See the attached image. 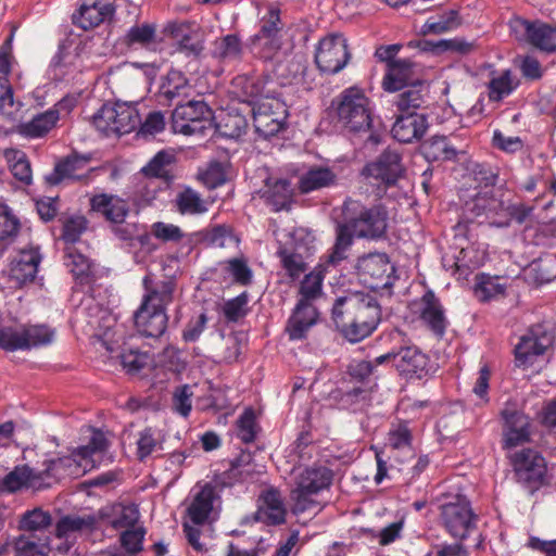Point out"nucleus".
Segmentation results:
<instances>
[{"mask_svg": "<svg viewBox=\"0 0 556 556\" xmlns=\"http://www.w3.org/2000/svg\"><path fill=\"white\" fill-rule=\"evenodd\" d=\"M277 254L280 257L282 267L292 279L299 278L306 270V264L302 255L288 249H280Z\"/></svg>", "mask_w": 556, "mask_h": 556, "instance_id": "60", "label": "nucleus"}, {"mask_svg": "<svg viewBox=\"0 0 556 556\" xmlns=\"http://www.w3.org/2000/svg\"><path fill=\"white\" fill-rule=\"evenodd\" d=\"M52 516L41 507L26 510L20 518L18 528L24 532H41L52 526Z\"/></svg>", "mask_w": 556, "mask_h": 556, "instance_id": "47", "label": "nucleus"}, {"mask_svg": "<svg viewBox=\"0 0 556 556\" xmlns=\"http://www.w3.org/2000/svg\"><path fill=\"white\" fill-rule=\"evenodd\" d=\"M214 498L215 490L210 484H205L194 496L192 503L188 507V516L194 525H203L208 519V516L213 510Z\"/></svg>", "mask_w": 556, "mask_h": 556, "instance_id": "41", "label": "nucleus"}, {"mask_svg": "<svg viewBox=\"0 0 556 556\" xmlns=\"http://www.w3.org/2000/svg\"><path fill=\"white\" fill-rule=\"evenodd\" d=\"M393 366L407 379H421L429 371V357L416 345H401L395 350Z\"/></svg>", "mask_w": 556, "mask_h": 556, "instance_id": "25", "label": "nucleus"}, {"mask_svg": "<svg viewBox=\"0 0 556 556\" xmlns=\"http://www.w3.org/2000/svg\"><path fill=\"white\" fill-rule=\"evenodd\" d=\"M510 27L517 36L523 37L531 46L546 52L556 51V24L516 17L510 22Z\"/></svg>", "mask_w": 556, "mask_h": 556, "instance_id": "19", "label": "nucleus"}, {"mask_svg": "<svg viewBox=\"0 0 556 556\" xmlns=\"http://www.w3.org/2000/svg\"><path fill=\"white\" fill-rule=\"evenodd\" d=\"M507 457L517 480L532 492L547 482V464L539 451L522 447Z\"/></svg>", "mask_w": 556, "mask_h": 556, "instance_id": "9", "label": "nucleus"}, {"mask_svg": "<svg viewBox=\"0 0 556 556\" xmlns=\"http://www.w3.org/2000/svg\"><path fill=\"white\" fill-rule=\"evenodd\" d=\"M121 364L128 374H136L142 369L148 362V355L138 350L123 351L119 355Z\"/></svg>", "mask_w": 556, "mask_h": 556, "instance_id": "63", "label": "nucleus"}, {"mask_svg": "<svg viewBox=\"0 0 556 556\" xmlns=\"http://www.w3.org/2000/svg\"><path fill=\"white\" fill-rule=\"evenodd\" d=\"M90 161L91 154L73 152L55 163L53 170L45 176V181L49 186H58L64 180H85L88 175L83 172H89Z\"/></svg>", "mask_w": 556, "mask_h": 556, "instance_id": "24", "label": "nucleus"}, {"mask_svg": "<svg viewBox=\"0 0 556 556\" xmlns=\"http://www.w3.org/2000/svg\"><path fill=\"white\" fill-rule=\"evenodd\" d=\"M337 114L350 131L367 130L371 125L370 100L363 89L349 87L338 97Z\"/></svg>", "mask_w": 556, "mask_h": 556, "instance_id": "7", "label": "nucleus"}, {"mask_svg": "<svg viewBox=\"0 0 556 556\" xmlns=\"http://www.w3.org/2000/svg\"><path fill=\"white\" fill-rule=\"evenodd\" d=\"M242 54V43L237 35L229 34L215 40L213 55L222 61L239 60Z\"/></svg>", "mask_w": 556, "mask_h": 556, "instance_id": "51", "label": "nucleus"}, {"mask_svg": "<svg viewBox=\"0 0 556 556\" xmlns=\"http://www.w3.org/2000/svg\"><path fill=\"white\" fill-rule=\"evenodd\" d=\"M460 24L457 11L451 10L439 17L428 20L422 26L424 34H442L456 28Z\"/></svg>", "mask_w": 556, "mask_h": 556, "instance_id": "59", "label": "nucleus"}, {"mask_svg": "<svg viewBox=\"0 0 556 556\" xmlns=\"http://www.w3.org/2000/svg\"><path fill=\"white\" fill-rule=\"evenodd\" d=\"M155 41V26L142 24L132 26L125 36V43L129 47H149Z\"/></svg>", "mask_w": 556, "mask_h": 556, "instance_id": "57", "label": "nucleus"}, {"mask_svg": "<svg viewBox=\"0 0 556 556\" xmlns=\"http://www.w3.org/2000/svg\"><path fill=\"white\" fill-rule=\"evenodd\" d=\"M332 477V471L325 466L307 467L300 472L290 493L292 513L299 515L315 507L314 496L331 484Z\"/></svg>", "mask_w": 556, "mask_h": 556, "instance_id": "5", "label": "nucleus"}, {"mask_svg": "<svg viewBox=\"0 0 556 556\" xmlns=\"http://www.w3.org/2000/svg\"><path fill=\"white\" fill-rule=\"evenodd\" d=\"M42 260L39 247L29 245L22 249L13 257L10 266V276L18 286L33 282Z\"/></svg>", "mask_w": 556, "mask_h": 556, "instance_id": "27", "label": "nucleus"}, {"mask_svg": "<svg viewBox=\"0 0 556 556\" xmlns=\"http://www.w3.org/2000/svg\"><path fill=\"white\" fill-rule=\"evenodd\" d=\"M175 161V155L168 151L157 152L152 160L142 168L144 176L150 179L149 184H153L155 178L167 179L169 177L166 166Z\"/></svg>", "mask_w": 556, "mask_h": 556, "instance_id": "52", "label": "nucleus"}, {"mask_svg": "<svg viewBox=\"0 0 556 556\" xmlns=\"http://www.w3.org/2000/svg\"><path fill=\"white\" fill-rule=\"evenodd\" d=\"M517 87V83L514 81L511 72L509 70L504 71L500 76L493 77L489 85V99L491 101H501Z\"/></svg>", "mask_w": 556, "mask_h": 556, "instance_id": "53", "label": "nucleus"}, {"mask_svg": "<svg viewBox=\"0 0 556 556\" xmlns=\"http://www.w3.org/2000/svg\"><path fill=\"white\" fill-rule=\"evenodd\" d=\"M503 425V448L511 450L531 441V422L515 403L507 402L501 410Z\"/></svg>", "mask_w": 556, "mask_h": 556, "instance_id": "18", "label": "nucleus"}, {"mask_svg": "<svg viewBox=\"0 0 556 556\" xmlns=\"http://www.w3.org/2000/svg\"><path fill=\"white\" fill-rule=\"evenodd\" d=\"M426 151L427 155L434 160H452L457 154L456 150L448 146L444 136H434L426 146Z\"/></svg>", "mask_w": 556, "mask_h": 556, "instance_id": "62", "label": "nucleus"}, {"mask_svg": "<svg viewBox=\"0 0 556 556\" xmlns=\"http://www.w3.org/2000/svg\"><path fill=\"white\" fill-rule=\"evenodd\" d=\"M332 320L346 340L359 342L376 330L381 320V307L370 294L349 293L334 301Z\"/></svg>", "mask_w": 556, "mask_h": 556, "instance_id": "2", "label": "nucleus"}, {"mask_svg": "<svg viewBox=\"0 0 556 556\" xmlns=\"http://www.w3.org/2000/svg\"><path fill=\"white\" fill-rule=\"evenodd\" d=\"M417 65L408 59L389 63L382 79V88L388 92L400 91L415 81H422L416 72Z\"/></svg>", "mask_w": 556, "mask_h": 556, "instance_id": "29", "label": "nucleus"}, {"mask_svg": "<svg viewBox=\"0 0 556 556\" xmlns=\"http://www.w3.org/2000/svg\"><path fill=\"white\" fill-rule=\"evenodd\" d=\"M98 525L97 514H68L56 521L54 535L58 539H68L76 533H91L98 528Z\"/></svg>", "mask_w": 556, "mask_h": 556, "instance_id": "33", "label": "nucleus"}, {"mask_svg": "<svg viewBox=\"0 0 556 556\" xmlns=\"http://www.w3.org/2000/svg\"><path fill=\"white\" fill-rule=\"evenodd\" d=\"M553 342L554 333L545 325L532 326L514 348L515 365L522 369L533 367Z\"/></svg>", "mask_w": 556, "mask_h": 556, "instance_id": "11", "label": "nucleus"}, {"mask_svg": "<svg viewBox=\"0 0 556 556\" xmlns=\"http://www.w3.org/2000/svg\"><path fill=\"white\" fill-rule=\"evenodd\" d=\"M412 431L407 422H399L392 426L388 433V445L393 450H403L412 445Z\"/></svg>", "mask_w": 556, "mask_h": 556, "instance_id": "61", "label": "nucleus"}, {"mask_svg": "<svg viewBox=\"0 0 556 556\" xmlns=\"http://www.w3.org/2000/svg\"><path fill=\"white\" fill-rule=\"evenodd\" d=\"M336 184L337 175L331 168L315 165L301 175L298 188L301 193L307 194L316 190L329 188Z\"/></svg>", "mask_w": 556, "mask_h": 556, "instance_id": "38", "label": "nucleus"}, {"mask_svg": "<svg viewBox=\"0 0 556 556\" xmlns=\"http://www.w3.org/2000/svg\"><path fill=\"white\" fill-rule=\"evenodd\" d=\"M50 536L34 540L31 535H20L14 541L15 556H48L50 552Z\"/></svg>", "mask_w": 556, "mask_h": 556, "instance_id": "46", "label": "nucleus"}, {"mask_svg": "<svg viewBox=\"0 0 556 556\" xmlns=\"http://www.w3.org/2000/svg\"><path fill=\"white\" fill-rule=\"evenodd\" d=\"M343 222L358 239L378 241L387 236L389 213L382 203L366 205L348 198L341 207Z\"/></svg>", "mask_w": 556, "mask_h": 556, "instance_id": "4", "label": "nucleus"}, {"mask_svg": "<svg viewBox=\"0 0 556 556\" xmlns=\"http://www.w3.org/2000/svg\"><path fill=\"white\" fill-rule=\"evenodd\" d=\"M351 56L348 40L339 33H332L321 38L315 50L316 66L327 75L340 73L348 65Z\"/></svg>", "mask_w": 556, "mask_h": 556, "instance_id": "12", "label": "nucleus"}, {"mask_svg": "<svg viewBox=\"0 0 556 556\" xmlns=\"http://www.w3.org/2000/svg\"><path fill=\"white\" fill-rule=\"evenodd\" d=\"M54 331L46 325L12 323L0 326V349L5 352L26 351L50 344Z\"/></svg>", "mask_w": 556, "mask_h": 556, "instance_id": "8", "label": "nucleus"}, {"mask_svg": "<svg viewBox=\"0 0 556 556\" xmlns=\"http://www.w3.org/2000/svg\"><path fill=\"white\" fill-rule=\"evenodd\" d=\"M506 285L500 282V277L479 274L476 277L475 295L480 302H490L504 296Z\"/></svg>", "mask_w": 556, "mask_h": 556, "instance_id": "45", "label": "nucleus"}, {"mask_svg": "<svg viewBox=\"0 0 556 556\" xmlns=\"http://www.w3.org/2000/svg\"><path fill=\"white\" fill-rule=\"evenodd\" d=\"M354 232L342 222L336 227V241L328 255L327 263L338 265L348 257V252L354 242Z\"/></svg>", "mask_w": 556, "mask_h": 556, "instance_id": "44", "label": "nucleus"}, {"mask_svg": "<svg viewBox=\"0 0 556 556\" xmlns=\"http://www.w3.org/2000/svg\"><path fill=\"white\" fill-rule=\"evenodd\" d=\"M175 207L182 215H199L207 211L201 195L191 188H185L175 198Z\"/></svg>", "mask_w": 556, "mask_h": 556, "instance_id": "49", "label": "nucleus"}, {"mask_svg": "<svg viewBox=\"0 0 556 556\" xmlns=\"http://www.w3.org/2000/svg\"><path fill=\"white\" fill-rule=\"evenodd\" d=\"M97 517L114 530L124 531L138 527L140 511L136 504L114 503L99 509Z\"/></svg>", "mask_w": 556, "mask_h": 556, "instance_id": "28", "label": "nucleus"}, {"mask_svg": "<svg viewBox=\"0 0 556 556\" xmlns=\"http://www.w3.org/2000/svg\"><path fill=\"white\" fill-rule=\"evenodd\" d=\"M162 34L165 38L172 39L178 51L188 56H199L204 49L203 35L195 22L169 21L164 25Z\"/></svg>", "mask_w": 556, "mask_h": 556, "instance_id": "17", "label": "nucleus"}, {"mask_svg": "<svg viewBox=\"0 0 556 556\" xmlns=\"http://www.w3.org/2000/svg\"><path fill=\"white\" fill-rule=\"evenodd\" d=\"M37 469L29 467L28 465L15 466L12 471L3 477L0 482V488L3 491L14 493L23 488L40 489L39 481L37 479Z\"/></svg>", "mask_w": 556, "mask_h": 556, "instance_id": "39", "label": "nucleus"}, {"mask_svg": "<svg viewBox=\"0 0 556 556\" xmlns=\"http://www.w3.org/2000/svg\"><path fill=\"white\" fill-rule=\"evenodd\" d=\"M166 125L165 116L160 111L150 112L146 119H141V124L138 126L139 132L143 136H153L164 130Z\"/></svg>", "mask_w": 556, "mask_h": 556, "instance_id": "64", "label": "nucleus"}, {"mask_svg": "<svg viewBox=\"0 0 556 556\" xmlns=\"http://www.w3.org/2000/svg\"><path fill=\"white\" fill-rule=\"evenodd\" d=\"M92 123L105 136L129 134L141 124L138 103L103 104L94 114Z\"/></svg>", "mask_w": 556, "mask_h": 556, "instance_id": "6", "label": "nucleus"}, {"mask_svg": "<svg viewBox=\"0 0 556 556\" xmlns=\"http://www.w3.org/2000/svg\"><path fill=\"white\" fill-rule=\"evenodd\" d=\"M115 10V0H80L72 21L79 28L89 30L111 20Z\"/></svg>", "mask_w": 556, "mask_h": 556, "instance_id": "22", "label": "nucleus"}, {"mask_svg": "<svg viewBox=\"0 0 556 556\" xmlns=\"http://www.w3.org/2000/svg\"><path fill=\"white\" fill-rule=\"evenodd\" d=\"M147 530L143 526L124 530L118 535L119 547H110L106 556H139L143 552Z\"/></svg>", "mask_w": 556, "mask_h": 556, "instance_id": "36", "label": "nucleus"}, {"mask_svg": "<svg viewBox=\"0 0 556 556\" xmlns=\"http://www.w3.org/2000/svg\"><path fill=\"white\" fill-rule=\"evenodd\" d=\"M64 264L72 273L76 285L81 289L91 287L96 279L93 265L84 254L73 248H67Z\"/></svg>", "mask_w": 556, "mask_h": 556, "instance_id": "34", "label": "nucleus"}, {"mask_svg": "<svg viewBox=\"0 0 556 556\" xmlns=\"http://www.w3.org/2000/svg\"><path fill=\"white\" fill-rule=\"evenodd\" d=\"M106 448L108 440L104 433L100 430H93L88 444L77 447L74 452L78 459L81 460L85 470L88 471L94 466L92 455L104 452Z\"/></svg>", "mask_w": 556, "mask_h": 556, "instance_id": "48", "label": "nucleus"}, {"mask_svg": "<svg viewBox=\"0 0 556 556\" xmlns=\"http://www.w3.org/2000/svg\"><path fill=\"white\" fill-rule=\"evenodd\" d=\"M357 275L372 290L387 289L393 285L394 266L386 253H369L358 258Z\"/></svg>", "mask_w": 556, "mask_h": 556, "instance_id": "15", "label": "nucleus"}, {"mask_svg": "<svg viewBox=\"0 0 556 556\" xmlns=\"http://www.w3.org/2000/svg\"><path fill=\"white\" fill-rule=\"evenodd\" d=\"M237 437L245 444L254 442L257 434L256 416L252 408H245L236 421Z\"/></svg>", "mask_w": 556, "mask_h": 556, "instance_id": "54", "label": "nucleus"}, {"mask_svg": "<svg viewBox=\"0 0 556 556\" xmlns=\"http://www.w3.org/2000/svg\"><path fill=\"white\" fill-rule=\"evenodd\" d=\"M300 298L293 308L285 332L291 341L303 340L319 319L316 302L323 295V276L320 273L307 274L301 282Z\"/></svg>", "mask_w": 556, "mask_h": 556, "instance_id": "3", "label": "nucleus"}, {"mask_svg": "<svg viewBox=\"0 0 556 556\" xmlns=\"http://www.w3.org/2000/svg\"><path fill=\"white\" fill-rule=\"evenodd\" d=\"M255 131L263 138L276 136L286 127L288 111L277 99L266 98L252 109Z\"/></svg>", "mask_w": 556, "mask_h": 556, "instance_id": "16", "label": "nucleus"}, {"mask_svg": "<svg viewBox=\"0 0 556 556\" xmlns=\"http://www.w3.org/2000/svg\"><path fill=\"white\" fill-rule=\"evenodd\" d=\"M91 211L112 224H123L129 214L127 200L109 193L94 194L90 199Z\"/></svg>", "mask_w": 556, "mask_h": 556, "instance_id": "32", "label": "nucleus"}, {"mask_svg": "<svg viewBox=\"0 0 556 556\" xmlns=\"http://www.w3.org/2000/svg\"><path fill=\"white\" fill-rule=\"evenodd\" d=\"M60 118L56 109H49L43 113L37 114L29 122L17 126V132L26 138H40L46 136L58 123Z\"/></svg>", "mask_w": 556, "mask_h": 556, "instance_id": "40", "label": "nucleus"}, {"mask_svg": "<svg viewBox=\"0 0 556 556\" xmlns=\"http://www.w3.org/2000/svg\"><path fill=\"white\" fill-rule=\"evenodd\" d=\"M248 303L249 294L245 291L233 299L225 301L222 307L225 319L228 323H238L244 318L249 312Z\"/></svg>", "mask_w": 556, "mask_h": 556, "instance_id": "55", "label": "nucleus"}, {"mask_svg": "<svg viewBox=\"0 0 556 556\" xmlns=\"http://www.w3.org/2000/svg\"><path fill=\"white\" fill-rule=\"evenodd\" d=\"M224 270L232 277L233 282L240 286H249L253 274L244 258H230L223 263Z\"/></svg>", "mask_w": 556, "mask_h": 556, "instance_id": "56", "label": "nucleus"}, {"mask_svg": "<svg viewBox=\"0 0 556 556\" xmlns=\"http://www.w3.org/2000/svg\"><path fill=\"white\" fill-rule=\"evenodd\" d=\"M21 230V222L13 210L0 202V255L14 242Z\"/></svg>", "mask_w": 556, "mask_h": 556, "instance_id": "42", "label": "nucleus"}, {"mask_svg": "<svg viewBox=\"0 0 556 556\" xmlns=\"http://www.w3.org/2000/svg\"><path fill=\"white\" fill-rule=\"evenodd\" d=\"M400 91L394 102L397 112L414 113L426 106L429 90L425 81H415Z\"/></svg>", "mask_w": 556, "mask_h": 556, "instance_id": "35", "label": "nucleus"}, {"mask_svg": "<svg viewBox=\"0 0 556 556\" xmlns=\"http://www.w3.org/2000/svg\"><path fill=\"white\" fill-rule=\"evenodd\" d=\"M286 515L280 491L273 486L263 490L258 496L257 519L269 526H278L286 522Z\"/></svg>", "mask_w": 556, "mask_h": 556, "instance_id": "31", "label": "nucleus"}, {"mask_svg": "<svg viewBox=\"0 0 556 556\" xmlns=\"http://www.w3.org/2000/svg\"><path fill=\"white\" fill-rule=\"evenodd\" d=\"M504 201L494 195L493 190H484L465 202L464 213L471 218H484L490 225L507 227L503 216Z\"/></svg>", "mask_w": 556, "mask_h": 556, "instance_id": "20", "label": "nucleus"}, {"mask_svg": "<svg viewBox=\"0 0 556 556\" xmlns=\"http://www.w3.org/2000/svg\"><path fill=\"white\" fill-rule=\"evenodd\" d=\"M428 127L429 123L425 113L399 112L391 132L393 138L399 142L410 143L414 140H420L425 136Z\"/></svg>", "mask_w": 556, "mask_h": 556, "instance_id": "26", "label": "nucleus"}, {"mask_svg": "<svg viewBox=\"0 0 556 556\" xmlns=\"http://www.w3.org/2000/svg\"><path fill=\"white\" fill-rule=\"evenodd\" d=\"M213 111L203 100H190L176 104L172 113V128L182 135H203L212 127Z\"/></svg>", "mask_w": 556, "mask_h": 556, "instance_id": "10", "label": "nucleus"}, {"mask_svg": "<svg viewBox=\"0 0 556 556\" xmlns=\"http://www.w3.org/2000/svg\"><path fill=\"white\" fill-rule=\"evenodd\" d=\"M258 194L267 205L273 207V211L279 212L290 208L293 190L290 180L269 176L265 179L264 186L258 190Z\"/></svg>", "mask_w": 556, "mask_h": 556, "instance_id": "30", "label": "nucleus"}, {"mask_svg": "<svg viewBox=\"0 0 556 556\" xmlns=\"http://www.w3.org/2000/svg\"><path fill=\"white\" fill-rule=\"evenodd\" d=\"M441 519L447 532L460 540L468 536L477 522L470 502L459 494L441 505Z\"/></svg>", "mask_w": 556, "mask_h": 556, "instance_id": "13", "label": "nucleus"}, {"mask_svg": "<svg viewBox=\"0 0 556 556\" xmlns=\"http://www.w3.org/2000/svg\"><path fill=\"white\" fill-rule=\"evenodd\" d=\"M414 312L432 333L438 337L445 333L448 321L439 298L432 290H428L419 300L414 302Z\"/></svg>", "mask_w": 556, "mask_h": 556, "instance_id": "23", "label": "nucleus"}, {"mask_svg": "<svg viewBox=\"0 0 556 556\" xmlns=\"http://www.w3.org/2000/svg\"><path fill=\"white\" fill-rule=\"evenodd\" d=\"M85 472H87V470H85L81 460L78 459L73 451L71 455L45 459L43 469H37L36 477L39 481L40 489H46L62 479L79 477Z\"/></svg>", "mask_w": 556, "mask_h": 556, "instance_id": "21", "label": "nucleus"}, {"mask_svg": "<svg viewBox=\"0 0 556 556\" xmlns=\"http://www.w3.org/2000/svg\"><path fill=\"white\" fill-rule=\"evenodd\" d=\"M281 11L278 7L270 5L267 13L261 18V27L256 37V40H264L266 38H280V31L282 30L283 23L281 21Z\"/></svg>", "mask_w": 556, "mask_h": 556, "instance_id": "50", "label": "nucleus"}, {"mask_svg": "<svg viewBox=\"0 0 556 556\" xmlns=\"http://www.w3.org/2000/svg\"><path fill=\"white\" fill-rule=\"evenodd\" d=\"M190 91L191 86L186 76L180 71L170 70L160 87L159 102L169 105L175 100L188 97Z\"/></svg>", "mask_w": 556, "mask_h": 556, "instance_id": "37", "label": "nucleus"}, {"mask_svg": "<svg viewBox=\"0 0 556 556\" xmlns=\"http://www.w3.org/2000/svg\"><path fill=\"white\" fill-rule=\"evenodd\" d=\"M404 173L401 154L388 148L375 161L367 163L361 174L372 185L390 188L396 185Z\"/></svg>", "mask_w": 556, "mask_h": 556, "instance_id": "14", "label": "nucleus"}, {"mask_svg": "<svg viewBox=\"0 0 556 556\" xmlns=\"http://www.w3.org/2000/svg\"><path fill=\"white\" fill-rule=\"evenodd\" d=\"M142 288L141 303L132 316L134 325L140 336L157 339L167 329L166 309L174 301L177 283L173 277L157 280L149 273L142 278Z\"/></svg>", "mask_w": 556, "mask_h": 556, "instance_id": "1", "label": "nucleus"}, {"mask_svg": "<svg viewBox=\"0 0 556 556\" xmlns=\"http://www.w3.org/2000/svg\"><path fill=\"white\" fill-rule=\"evenodd\" d=\"M78 59V55L72 54L64 50H59V52L52 58L50 63L51 72L53 73V78L58 80H63L67 76H70L74 70L75 61Z\"/></svg>", "mask_w": 556, "mask_h": 556, "instance_id": "58", "label": "nucleus"}, {"mask_svg": "<svg viewBox=\"0 0 556 556\" xmlns=\"http://www.w3.org/2000/svg\"><path fill=\"white\" fill-rule=\"evenodd\" d=\"M3 157L8 162L14 178L26 186H29L33 182L30 162L24 151L15 148H9L3 151Z\"/></svg>", "mask_w": 556, "mask_h": 556, "instance_id": "43", "label": "nucleus"}]
</instances>
